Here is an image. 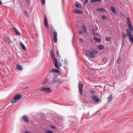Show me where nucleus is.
Instances as JSON below:
<instances>
[{"label": "nucleus", "mask_w": 133, "mask_h": 133, "mask_svg": "<svg viewBox=\"0 0 133 133\" xmlns=\"http://www.w3.org/2000/svg\"><path fill=\"white\" fill-rule=\"evenodd\" d=\"M79 34H83V31H81L79 32Z\"/></svg>", "instance_id": "de8ad7c7"}, {"label": "nucleus", "mask_w": 133, "mask_h": 133, "mask_svg": "<svg viewBox=\"0 0 133 133\" xmlns=\"http://www.w3.org/2000/svg\"><path fill=\"white\" fill-rule=\"evenodd\" d=\"M53 61L55 67L57 68L60 69L59 67H61L62 66L61 62L59 61L58 63L57 59L55 58L54 59Z\"/></svg>", "instance_id": "f257e3e1"}, {"label": "nucleus", "mask_w": 133, "mask_h": 133, "mask_svg": "<svg viewBox=\"0 0 133 133\" xmlns=\"http://www.w3.org/2000/svg\"><path fill=\"white\" fill-rule=\"evenodd\" d=\"M129 28L130 30V31H132V26L131 24H129L128 25Z\"/></svg>", "instance_id": "a211bd4d"}, {"label": "nucleus", "mask_w": 133, "mask_h": 133, "mask_svg": "<svg viewBox=\"0 0 133 133\" xmlns=\"http://www.w3.org/2000/svg\"><path fill=\"white\" fill-rule=\"evenodd\" d=\"M122 45H124V39H123L122 41Z\"/></svg>", "instance_id": "e433bc0d"}, {"label": "nucleus", "mask_w": 133, "mask_h": 133, "mask_svg": "<svg viewBox=\"0 0 133 133\" xmlns=\"http://www.w3.org/2000/svg\"><path fill=\"white\" fill-rule=\"evenodd\" d=\"M54 36V41L55 43H56L57 42V33L56 31H54L53 34Z\"/></svg>", "instance_id": "0eeeda50"}, {"label": "nucleus", "mask_w": 133, "mask_h": 133, "mask_svg": "<svg viewBox=\"0 0 133 133\" xmlns=\"http://www.w3.org/2000/svg\"><path fill=\"white\" fill-rule=\"evenodd\" d=\"M64 64L65 65H66L67 64V63L65 60H64Z\"/></svg>", "instance_id": "72a5a7b5"}, {"label": "nucleus", "mask_w": 133, "mask_h": 133, "mask_svg": "<svg viewBox=\"0 0 133 133\" xmlns=\"http://www.w3.org/2000/svg\"><path fill=\"white\" fill-rule=\"evenodd\" d=\"M56 53L57 54V55L58 57H59V55L58 53V50H57L56 51Z\"/></svg>", "instance_id": "79ce46f5"}, {"label": "nucleus", "mask_w": 133, "mask_h": 133, "mask_svg": "<svg viewBox=\"0 0 133 133\" xmlns=\"http://www.w3.org/2000/svg\"><path fill=\"white\" fill-rule=\"evenodd\" d=\"M63 67H64V68H65V67L64 66Z\"/></svg>", "instance_id": "bf43d9fd"}, {"label": "nucleus", "mask_w": 133, "mask_h": 133, "mask_svg": "<svg viewBox=\"0 0 133 133\" xmlns=\"http://www.w3.org/2000/svg\"><path fill=\"white\" fill-rule=\"evenodd\" d=\"M45 18H47L46 17L45 15V16H44V19Z\"/></svg>", "instance_id": "864d4df0"}, {"label": "nucleus", "mask_w": 133, "mask_h": 133, "mask_svg": "<svg viewBox=\"0 0 133 133\" xmlns=\"http://www.w3.org/2000/svg\"><path fill=\"white\" fill-rule=\"evenodd\" d=\"M56 77L55 76L54 78L53 79L52 82L54 83H60L61 82V81L60 79L59 78H56Z\"/></svg>", "instance_id": "39448f33"}, {"label": "nucleus", "mask_w": 133, "mask_h": 133, "mask_svg": "<svg viewBox=\"0 0 133 133\" xmlns=\"http://www.w3.org/2000/svg\"><path fill=\"white\" fill-rule=\"evenodd\" d=\"M94 39L95 41H97L99 43H100L101 42V40L97 37H95Z\"/></svg>", "instance_id": "2eb2a0df"}, {"label": "nucleus", "mask_w": 133, "mask_h": 133, "mask_svg": "<svg viewBox=\"0 0 133 133\" xmlns=\"http://www.w3.org/2000/svg\"><path fill=\"white\" fill-rule=\"evenodd\" d=\"M51 72H55L58 73L60 72V71L58 70L57 69H52L51 71Z\"/></svg>", "instance_id": "1a4fd4ad"}, {"label": "nucleus", "mask_w": 133, "mask_h": 133, "mask_svg": "<svg viewBox=\"0 0 133 133\" xmlns=\"http://www.w3.org/2000/svg\"><path fill=\"white\" fill-rule=\"evenodd\" d=\"M19 100V99L14 97V98L10 101V102L11 103H13L17 102V101Z\"/></svg>", "instance_id": "6e6552de"}, {"label": "nucleus", "mask_w": 133, "mask_h": 133, "mask_svg": "<svg viewBox=\"0 0 133 133\" xmlns=\"http://www.w3.org/2000/svg\"><path fill=\"white\" fill-rule=\"evenodd\" d=\"M91 51L94 54H97L98 53V51L96 50H93Z\"/></svg>", "instance_id": "5701e85b"}, {"label": "nucleus", "mask_w": 133, "mask_h": 133, "mask_svg": "<svg viewBox=\"0 0 133 133\" xmlns=\"http://www.w3.org/2000/svg\"><path fill=\"white\" fill-rule=\"evenodd\" d=\"M51 127L52 128V129H55V127L54 126H53V125H52L51 126Z\"/></svg>", "instance_id": "37998d69"}, {"label": "nucleus", "mask_w": 133, "mask_h": 133, "mask_svg": "<svg viewBox=\"0 0 133 133\" xmlns=\"http://www.w3.org/2000/svg\"><path fill=\"white\" fill-rule=\"evenodd\" d=\"M91 1L92 3H94L97 2L96 0H91Z\"/></svg>", "instance_id": "a19ab883"}, {"label": "nucleus", "mask_w": 133, "mask_h": 133, "mask_svg": "<svg viewBox=\"0 0 133 133\" xmlns=\"http://www.w3.org/2000/svg\"><path fill=\"white\" fill-rule=\"evenodd\" d=\"M79 41L80 42H83V40L82 39H81V38H80V39H79Z\"/></svg>", "instance_id": "3c124183"}, {"label": "nucleus", "mask_w": 133, "mask_h": 133, "mask_svg": "<svg viewBox=\"0 0 133 133\" xmlns=\"http://www.w3.org/2000/svg\"><path fill=\"white\" fill-rule=\"evenodd\" d=\"M48 81V79H45L44 81L43 82L42 84H45Z\"/></svg>", "instance_id": "cd10ccee"}, {"label": "nucleus", "mask_w": 133, "mask_h": 133, "mask_svg": "<svg viewBox=\"0 0 133 133\" xmlns=\"http://www.w3.org/2000/svg\"><path fill=\"white\" fill-rule=\"evenodd\" d=\"M22 96H21L19 95L18 94H17L15 95L14 97H16V98L18 99H20L21 98V97H22Z\"/></svg>", "instance_id": "6ab92c4d"}, {"label": "nucleus", "mask_w": 133, "mask_h": 133, "mask_svg": "<svg viewBox=\"0 0 133 133\" xmlns=\"http://www.w3.org/2000/svg\"><path fill=\"white\" fill-rule=\"evenodd\" d=\"M44 25L46 26L47 28H48V21H44Z\"/></svg>", "instance_id": "b1692460"}, {"label": "nucleus", "mask_w": 133, "mask_h": 133, "mask_svg": "<svg viewBox=\"0 0 133 133\" xmlns=\"http://www.w3.org/2000/svg\"><path fill=\"white\" fill-rule=\"evenodd\" d=\"M15 34L18 35H21L20 32L17 30L16 31H15Z\"/></svg>", "instance_id": "393cba45"}, {"label": "nucleus", "mask_w": 133, "mask_h": 133, "mask_svg": "<svg viewBox=\"0 0 133 133\" xmlns=\"http://www.w3.org/2000/svg\"><path fill=\"white\" fill-rule=\"evenodd\" d=\"M1 3V4H2V3L1 2V3Z\"/></svg>", "instance_id": "4d7b16f0"}, {"label": "nucleus", "mask_w": 133, "mask_h": 133, "mask_svg": "<svg viewBox=\"0 0 133 133\" xmlns=\"http://www.w3.org/2000/svg\"><path fill=\"white\" fill-rule=\"evenodd\" d=\"M41 2L43 5H44L45 4V0H41Z\"/></svg>", "instance_id": "7c9ffc66"}, {"label": "nucleus", "mask_w": 133, "mask_h": 133, "mask_svg": "<svg viewBox=\"0 0 133 133\" xmlns=\"http://www.w3.org/2000/svg\"><path fill=\"white\" fill-rule=\"evenodd\" d=\"M74 12L75 14H81L82 13V12L81 10H75Z\"/></svg>", "instance_id": "9b49d317"}, {"label": "nucleus", "mask_w": 133, "mask_h": 133, "mask_svg": "<svg viewBox=\"0 0 133 133\" xmlns=\"http://www.w3.org/2000/svg\"><path fill=\"white\" fill-rule=\"evenodd\" d=\"M51 51V52L52 53V50H51V51Z\"/></svg>", "instance_id": "5fc2aeb1"}, {"label": "nucleus", "mask_w": 133, "mask_h": 133, "mask_svg": "<svg viewBox=\"0 0 133 133\" xmlns=\"http://www.w3.org/2000/svg\"><path fill=\"white\" fill-rule=\"evenodd\" d=\"M78 88L79 89V92L80 94L82 95L83 92V86L80 81L78 83Z\"/></svg>", "instance_id": "20e7f679"}, {"label": "nucleus", "mask_w": 133, "mask_h": 133, "mask_svg": "<svg viewBox=\"0 0 133 133\" xmlns=\"http://www.w3.org/2000/svg\"><path fill=\"white\" fill-rule=\"evenodd\" d=\"M25 133H30L29 132L27 131H25Z\"/></svg>", "instance_id": "09e8293b"}, {"label": "nucleus", "mask_w": 133, "mask_h": 133, "mask_svg": "<svg viewBox=\"0 0 133 133\" xmlns=\"http://www.w3.org/2000/svg\"><path fill=\"white\" fill-rule=\"evenodd\" d=\"M51 89L48 87H45L42 89L40 91H39V92L40 93L41 91L45 92L46 93H49L51 91Z\"/></svg>", "instance_id": "f03ea898"}, {"label": "nucleus", "mask_w": 133, "mask_h": 133, "mask_svg": "<svg viewBox=\"0 0 133 133\" xmlns=\"http://www.w3.org/2000/svg\"><path fill=\"white\" fill-rule=\"evenodd\" d=\"M127 20L128 25L129 24H131L130 19L128 17H127Z\"/></svg>", "instance_id": "aec40b11"}, {"label": "nucleus", "mask_w": 133, "mask_h": 133, "mask_svg": "<svg viewBox=\"0 0 133 133\" xmlns=\"http://www.w3.org/2000/svg\"><path fill=\"white\" fill-rule=\"evenodd\" d=\"M22 118L23 119L24 121L27 122H28V119L27 117H22Z\"/></svg>", "instance_id": "4be33fe9"}, {"label": "nucleus", "mask_w": 133, "mask_h": 133, "mask_svg": "<svg viewBox=\"0 0 133 133\" xmlns=\"http://www.w3.org/2000/svg\"><path fill=\"white\" fill-rule=\"evenodd\" d=\"M110 38L109 37H108L106 38L105 39L107 41H109L110 40Z\"/></svg>", "instance_id": "2f4dec72"}, {"label": "nucleus", "mask_w": 133, "mask_h": 133, "mask_svg": "<svg viewBox=\"0 0 133 133\" xmlns=\"http://www.w3.org/2000/svg\"><path fill=\"white\" fill-rule=\"evenodd\" d=\"M112 98V97L110 95V96H109L108 98V101L109 102H111V101Z\"/></svg>", "instance_id": "bb28decb"}, {"label": "nucleus", "mask_w": 133, "mask_h": 133, "mask_svg": "<svg viewBox=\"0 0 133 133\" xmlns=\"http://www.w3.org/2000/svg\"><path fill=\"white\" fill-rule=\"evenodd\" d=\"M12 29L13 30H14L15 31L17 30V29H16V28L15 27L12 28Z\"/></svg>", "instance_id": "ea45409f"}, {"label": "nucleus", "mask_w": 133, "mask_h": 133, "mask_svg": "<svg viewBox=\"0 0 133 133\" xmlns=\"http://www.w3.org/2000/svg\"><path fill=\"white\" fill-rule=\"evenodd\" d=\"M20 45L21 46L23 49L24 50H26V48L24 45L21 42L19 43Z\"/></svg>", "instance_id": "f8f14e48"}, {"label": "nucleus", "mask_w": 133, "mask_h": 133, "mask_svg": "<svg viewBox=\"0 0 133 133\" xmlns=\"http://www.w3.org/2000/svg\"><path fill=\"white\" fill-rule=\"evenodd\" d=\"M86 52L87 54L89 55V57L90 58H92L96 57V56L91 51L86 50Z\"/></svg>", "instance_id": "7ed1b4c3"}, {"label": "nucleus", "mask_w": 133, "mask_h": 133, "mask_svg": "<svg viewBox=\"0 0 133 133\" xmlns=\"http://www.w3.org/2000/svg\"><path fill=\"white\" fill-rule=\"evenodd\" d=\"M91 98L94 101L96 102H100V99L97 96L94 95H92Z\"/></svg>", "instance_id": "423d86ee"}, {"label": "nucleus", "mask_w": 133, "mask_h": 133, "mask_svg": "<svg viewBox=\"0 0 133 133\" xmlns=\"http://www.w3.org/2000/svg\"><path fill=\"white\" fill-rule=\"evenodd\" d=\"M90 92L92 94H95L96 93V91L92 90H91Z\"/></svg>", "instance_id": "c85d7f7f"}, {"label": "nucleus", "mask_w": 133, "mask_h": 133, "mask_svg": "<svg viewBox=\"0 0 133 133\" xmlns=\"http://www.w3.org/2000/svg\"><path fill=\"white\" fill-rule=\"evenodd\" d=\"M97 10L98 11H103V12H105V10L103 8H99L97 9Z\"/></svg>", "instance_id": "f3484780"}, {"label": "nucleus", "mask_w": 133, "mask_h": 133, "mask_svg": "<svg viewBox=\"0 0 133 133\" xmlns=\"http://www.w3.org/2000/svg\"><path fill=\"white\" fill-rule=\"evenodd\" d=\"M16 68L19 70H21L23 69V68L21 67V66L18 64H17L16 65Z\"/></svg>", "instance_id": "4468645a"}, {"label": "nucleus", "mask_w": 133, "mask_h": 133, "mask_svg": "<svg viewBox=\"0 0 133 133\" xmlns=\"http://www.w3.org/2000/svg\"><path fill=\"white\" fill-rule=\"evenodd\" d=\"M88 0H86L84 2V6H85L86 5V4L87 3V2L88 1Z\"/></svg>", "instance_id": "f704fd0d"}, {"label": "nucleus", "mask_w": 133, "mask_h": 133, "mask_svg": "<svg viewBox=\"0 0 133 133\" xmlns=\"http://www.w3.org/2000/svg\"><path fill=\"white\" fill-rule=\"evenodd\" d=\"M26 3H29V0H26Z\"/></svg>", "instance_id": "603ef678"}, {"label": "nucleus", "mask_w": 133, "mask_h": 133, "mask_svg": "<svg viewBox=\"0 0 133 133\" xmlns=\"http://www.w3.org/2000/svg\"><path fill=\"white\" fill-rule=\"evenodd\" d=\"M92 32L93 33V34H95V30L93 29H92Z\"/></svg>", "instance_id": "c03bdc74"}, {"label": "nucleus", "mask_w": 133, "mask_h": 133, "mask_svg": "<svg viewBox=\"0 0 133 133\" xmlns=\"http://www.w3.org/2000/svg\"><path fill=\"white\" fill-rule=\"evenodd\" d=\"M129 38L130 42L133 44V36L132 37L130 36L129 37Z\"/></svg>", "instance_id": "a878e982"}, {"label": "nucleus", "mask_w": 133, "mask_h": 133, "mask_svg": "<svg viewBox=\"0 0 133 133\" xmlns=\"http://www.w3.org/2000/svg\"><path fill=\"white\" fill-rule=\"evenodd\" d=\"M104 46L101 45L98 46L97 47V48L99 50H102L104 48Z\"/></svg>", "instance_id": "dca6fc26"}, {"label": "nucleus", "mask_w": 133, "mask_h": 133, "mask_svg": "<svg viewBox=\"0 0 133 133\" xmlns=\"http://www.w3.org/2000/svg\"><path fill=\"white\" fill-rule=\"evenodd\" d=\"M110 9L112 11V12L114 14H116V11L115 10V9L114 8V7L113 6H111L110 7Z\"/></svg>", "instance_id": "ddd939ff"}, {"label": "nucleus", "mask_w": 133, "mask_h": 133, "mask_svg": "<svg viewBox=\"0 0 133 133\" xmlns=\"http://www.w3.org/2000/svg\"><path fill=\"white\" fill-rule=\"evenodd\" d=\"M61 61L62 62H63V60H62V59H61Z\"/></svg>", "instance_id": "13d9d810"}, {"label": "nucleus", "mask_w": 133, "mask_h": 133, "mask_svg": "<svg viewBox=\"0 0 133 133\" xmlns=\"http://www.w3.org/2000/svg\"><path fill=\"white\" fill-rule=\"evenodd\" d=\"M102 19H105L106 18V17L104 15L102 16Z\"/></svg>", "instance_id": "473e14b6"}, {"label": "nucleus", "mask_w": 133, "mask_h": 133, "mask_svg": "<svg viewBox=\"0 0 133 133\" xmlns=\"http://www.w3.org/2000/svg\"><path fill=\"white\" fill-rule=\"evenodd\" d=\"M75 5L77 7V8H79V5L78 4H75Z\"/></svg>", "instance_id": "c9c22d12"}, {"label": "nucleus", "mask_w": 133, "mask_h": 133, "mask_svg": "<svg viewBox=\"0 0 133 133\" xmlns=\"http://www.w3.org/2000/svg\"><path fill=\"white\" fill-rule=\"evenodd\" d=\"M126 32L127 33V34L128 35V36H129V37L131 36H133V35L131 34V32H130V31L128 29H126Z\"/></svg>", "instance_id": "9d476101"}, {"label": "nucleus", "mask_w": 133, "mask_h": 133, "mask_svg": "<svg viewBox=\"0 0 133 133\" xmlns=\"http://www.w3.org/2000/svg\"><path fill=\"white\" fill-rule=\"evenodd\" d=\"M24 13H25V14L27 16H28V14L27 13L26 11H24Z\"/></svg>", "instance_id": "4c0bfd02"}, {"label": "nucleus", "mask_w": 133, "mask_h": 133, "mask_svg": "<svg viewBox=\"0 0 133 133\" xmlns=\"http://www.w3.org/2000/svg\"><path fill=\"white\" fill-rule=\"evenodd\" d=\"M23 116L25 117V116H25V115H24V116Z\"/></svg>", "instance_id": "052dcab7"}, {"label": "nucleus", "mask_w": 133, "mask_h": 133, "mask_svg": "<svg viewBox=\"0 0 133 133\" xmlns=\"http://www.w3.org/2000/svg\"><path fill=\"white\" fill-rule=\"evenodd\" d=\"M96 1L97 2H100L102 0H96Z\"/></svg>", "instance_id": "8fccbe9b"}, {"label": "nucleus", "mask_w": 133, "mask_h": 133, "mask_svg": "<svg viewBox=\"0 0 133 133\" xmlns=\"http://www.w3.org/2000/svg\"><path fill=\"white\" fill-rule=\"evenodd\" d=\"M44 21H47V18H45Z\"/></svg>", "instance_id": "49530a36"}, {"label": "nucleus", "mask_w": 133, "mask_h": 133, "mask_svg": "<svg viewBox=\"0 0 133 133\" xmlns=\"http://www.w3.org/2000/svg\"><path fill=\"white\" fill-rule=\"evenodd\" d=\"M98 34H96V35H97V36H98Z\"/></svg>", "instance_id": "6e6d98bb"}, {"label": "nucleus", "mask_w": 133, "mask_h": 133, "mask_svg": "<svg viewBox=\"0 0 133 133\" xmlns=\"http://www.w3.org/2000/svg\"><path fill=\"white\" fill-rule=\"evenodd\" d=\"M58 60L59 61H60V60H61V57H59H59H58Z\"/></svg>", "instance_id": "a18cd8bd"}, {"label": "nucleus", "mask_w": 133, "mask_h": 133, "mask_svg": "<svg viewBox=\"0 0 133 133\" xmlns=\"http://www.w3.org/2000/svg\"><path fill=\"white\" fill-rule=\"evenodd\" d=\"M83 27V30L84 33H86L87 32V29L86 27L84 25L82 26Z\"/></svg>", "instance_id": "412c9836"}, {"label": "nucleus", "mask_w": 133, "mask_h": 133, "mask_svg": "<svg viewBox=\"0 0 133 133\" xmlns=\"http://www.w3.org/2000/svg\"><path fill=\"white\" fill-rule=\"evenodd\" d=\"M127 35L126 34L124 33L122 34V37L123 38H125L126 37Z\"/></svg>", "instance_id": "c756f323"}, {"label": "nucleus", "mask_w": 133, "mask_h": 133, "mask_svg": "<svg viewBox=\"0 0 133 133\" xmlns=\"http://www.w3.org/2000/svg\"><path fill=\"white\" fill-rule=\"evenodd\" d=\"M47 133H54V132L50 130H49L47 132Z\"/></svg>", "instance_id": "58836bf2"}]
</instances>
